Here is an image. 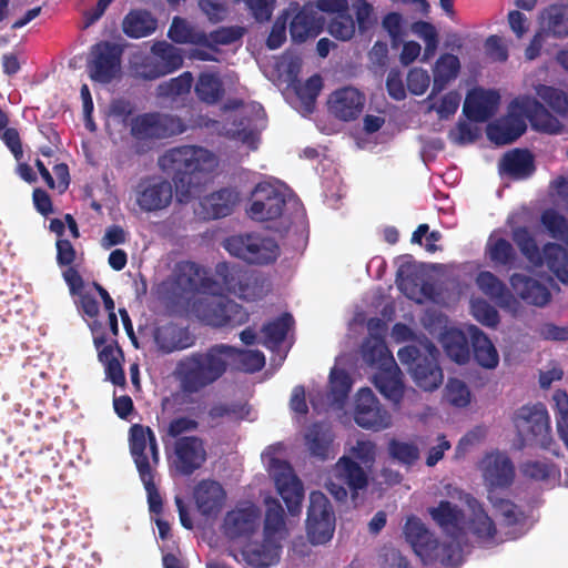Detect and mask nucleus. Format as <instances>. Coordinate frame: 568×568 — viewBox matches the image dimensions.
<instances>
[{"label": "nucleus", "instance_id": "6ab92c4d", "mask_svg": "<svg viewBox=\"0 0 568 568\" xmlns=\"http://www.w3.org/2000/svg\"><path fill=\"white\" fill-rule=\"evenodd\" d=\"M286 206V195L268 182H260L252 192V200L246 210L248 216L257 222L280 219Z\"/></svg>", "mask_w": 568, "mask_h": 568}, {"label": "nucleus", "instance_id": "a878e982", "mask_svg": "<svg viewBox=\"0 0 568 568\" xmlns=\"http://www.w3.org/2000/svg\"><path fill=\"white\" fill-rule=\"evenodd\" d=\"M428 514L443 532L452 539H458L463 535L465 513L459 506L449 500H440L436 507L428 509Z\"/></svg>", "mask_w": 568, "mask_h": 568}, {"label": "nucleus", "instance_id": "a19ab883", "mask_svg": "<svg viewBox=\"0 0 568 568\" xmlns=\"http://www.w3.org/2000/svg\"><path fill=\"white\" fill-rule=\"evenodd\" d=\"M363 361L371 367L377 369L394 364L395 359L381 336L367 337L361 347Z\"/></svg>", "mask_w": 568, "mask_h": 568}, {"label": "nucleus", "instance_id": "aec40b11", "mask_svg": "<svg viewBox=\"0 0 568 568\" xmlns=\"http://www.w3.org/2000/svg\"><path fill=\"white\" fill-rule=\"evenodd\" d=\"M354 420L359 427L374 432L386 429L392 425L390 414L367 387L361 388L356 394Z\"/></svg>", "mask_w": 568, "mask_h": 568}, {"label": "nucleus", "instance_id": "0e129e2a", "mask_svg": "<svg viewBox=\"0 0 568 568\" xmlns=\"http://www.w3.org/2000/svg\"><path fill=\"white\" fill-rule=\"evenodd\" d=\"M541 98L556 113L565 115L568 112V94L562 90L546 87Z\"/></svg>", "mask_w": 568, "mask_h": 568}, {"label": "nucleus", "instance_id": "c03bdc74", "mask_svg": "<svg viewBox=\"0 0 568 568\" xmlns=\"http://www.w3.org/2000/svg\"><path fill=\"white\" fill-rule=\"evenodd\" d=\"M305 442L312 456L321 460L328 458L333 435L323 424H312L305 434Z\"/></svg>", "mask_w": 568, "mask_h": 568}, {"label": "nucleus", "instance_id": "bf43d9fd", "mask_svg": "<svg viewBox=\"0 0 568 568\" xmlns=\"http://www.w3.org/2000/svg\"><path fill=\"white\" fill-rule=\"evenodd\" d=\"M494 509L504 518L508 526L517 525L523 516L519 507L509 499L496 497L493 493L488 496Z\"/></svg>", "mask_w": 568, "mask_h": 568}, {"label": "nucleus", "instance_id": "c756f323", "mask_svg": "<svg viewBox=\"0 0 568 568\" xmlns=\"http://www.w3.org/2000/svg\"><path fill=\"white\" fill-rule=\"evenodd\" d=\"M239 201L234 189L223 187L204 196L201 202V214L204 220H216L230 215Z\"/></svg>", "mask_w": 568, "mask_h": 568}, {"label": "nucleus", "instance_id": "79ce46f5", "mask_svg": "<svg viewBox=\"0 0 568 568\" xmlns=\"http://www.w3.org/2000/svg\"><path fill=\"white\" fill-rule=\"evenodd\" d=\"M168 37L178 44H196L212 48L209 37L203 31H196L181 17H174L168 31Z\"/></svg>", "mask_w": 568, "mask_h": 568}, {"label": "nucleus", "instance_id": "f257e3e1", "mask_svg": "<svg viewBox=\"0 0 568 568\" xmlns=\"http://www.w3.org/2000/svg\"><path fill=\"white\" fill-rule=\"evenodd\" d=\"M161 169L172 176L180 202H187L201 183V175L216 165L215 155L196 145H181L168 150L160 159Z\"/></svg>", "mask_w": 568, "mask_h": 568}, {"label": "nucleus", "instance_id": "4468645a", "mask_svg": "<svg viewBox=\"0 0 568 568\" xmlns=\"http://www.w3.org/2000/svg\"><path fill=\"white\" fill-rule=\"evenodd\" d=\"M335 531V514L328 498L322 491L310 494L306 532L312 545L328 542Z\"/></svg>", "mask_w": 568, "mask_h": 568}, {"label": "nucleus", "instance_id": "f3484780", "mask_svg": "<svg viewBox=\"0 0 568 568\" xmlns=\"http://www.w3.org/2000/svg\"><path fill=\"white\" fill-rule=\"evenodd\" d=\"M207 459L204 440L195 435L180 437L173 443L169 457L171 469L181 476H191L202 468Z\"/></svg>", "mask_w": 568, "mask_h": 568}, {"label": "nucleus", "instance_id": "6e6552de", "mask_svg": "<svg viewBox=\"0 0 568 568\" xmlns=\"http://www.w3.org/2000/svg\"><path fill=\"white\" fill-rule=\"evenodd\" d=\"M368 484L369 477L364 467L352 457L344 455L333 466L326 489L337 501H346L348 495L355 500Z\"/></svg>", "mask_w": 568, "mask_h": 568}, {"label": "nucleus", "instance_id": "58836bf2", "mask_svg": "<svg viewBox=\"0 0 568 568\" xmlns=\"http://www.w3.org/2000/svg\"><path fill=\"white\" fill-rule=\"evenodd\" d=\"M459 69L460 62L458 57L452 53L440 55L434 67L433 87L428 99L442 92L458 75Z\"/></svg>", "mask_w": 568, "mask_h": 568}, {"label": "nucleus", "instance_id": "13d9d810", "mask_svg": "<svg viewBox=\"0 0 568 568\" xmlns=\"http://www.w3.org/2000/svg\"><path fill=\"white\" fill-rule=\"evenodd\" d=\"M193 75L190 71L181 73L179 77L159 85L160 93L165 97H178L190 92L193 84Z\"/></svg>", "mask_w": 568, "mask_h": 568}, {"label": "nucleus", "instance_id": "3c124183", "mask_svg": "<svg viewBox=\"0 0 568 568\" xmlns=\"http://www.w3.org/2000/svg\"><path fill=\"white\" fill-rule=\"evenodd\" d=\"M291 85L302 102L305 112L312 113L315 109L316 99L323 88L322 77L320 74H314L305 82H302L298 79H293Z\"/></svg>", "mask_w": 568, "mask_h": 568}, {"label": "nucleus", "instance_id": "c9c22d12", "mask_svg": "<svg viewBox=\"0 0 568 568\" xmlns=\"http://www.w3.org/2000/svg\"><path fill=\"white\" fill-rule=\"evenodd\" d=\"M158 27V20L144 9H133L123 18L122 31L131 39H141L152 34Z\"/></svg>", "mask_w": 568, "mask_h": 568}, {"label": "nucleus", "instance_id": "9b49d317", "mask_svg": "<svg viewBox=\"0 0 568 568\" xmlns=\"http://www.w3.org/2000/svg\"><path fill=\"white\" fill-rule=\"evenodd\" d=\"M123 48L108 40L91 45L87 59V72L92 82L103 85L119 80L122 75Z\"/></svg>", "mask_w": 568, "mask_h": 568}, {"label": "nucleus", "instance_id": "412c9836", "mask_svg": "<svg viewBox=\"0 0 568 568\" xmlns=\"http://www.w3.org/2000/svg\"><path fill=\"white\" fill-rule=\"evenodd\" d=\"M172 199L173 186L162 176H145L135 186V201L143 212L150 213L166 209Z\"/></svg>", "mask_w": 568, "mask_h": 568}, {"label": "nucleus", "instance_id": "393cba45", "mask_svg": "<svg viewBox=\"0 0 568 568\" xmlns=\"http://www.w3.org/2000/svg\"><path fill=\"white\" fill-rule=\"evenodd\" d=\"M154 342L161 353L171 354L192 347L195 344V337L187 327L166 323L155 328Z\"/></svg>", "mask_w": 568, "mask_h": 568}, {"label": "nucleus", "instance_id": "2eb2a0df", "mask_svg": "<svg viewBox=\"0 0 568 568\" xmlns=\"http://www.w3.org/2000/svg\"><path fill=\"white\" fill-rule=\"evenodd\" d=\"M260 526V508L254 504L246 503L225 514L221 530L227 540L246 545L258 532Z\"/></svg>", "mask_w": 568, "mask_h": 568}, {"label": "nucleus", "instance_id": "a18cd8bd", "mask_svg": "<svg viewBox=\"0 0 568 568\" xmlns=\"http://www.w3.org/2000/svg\"><path fill=\"white\" fill-rule=\"evenodd\" d=\"M473 509L470 519V529L473 535L481 541H493L497 535V528L494 520L487 515L483 506L475 499L468 500Z\"/></svg>", "mask_w": 568, "mask_h": 568}, {"label": "nucleus", "instance_id": "423d86ee", "mask_svg": "<svg viewBox=\"0 0 568 568\" xmlns=\"http://www.w3.org/2000/svg\"><path fill=\"white\" fill-rule=\"evenodd\" d=\"M398 359L408 371L415 384L424 389L432 392L443 383V371L438 364L439 351L428 342L422 347L407 345L397 353Z\"/></svg>", "mask_w": 568, "mask_h": 568}, {"label": "nucleus", "instance_id": "bb28decb", "mask_svg": "<svg viewBox=\"0 0 568 568\" xmlns=\"http://www.w3.org/2000/svg\"><path fill=\"white\" fill-rule=\"evenodd\" d=\"M403 532L406 541L419 557H432L438 548V540L434 534L416 516L407 518Z\"/></svg>", "mask_w": 568, "mask_h": 568}, {"label": "nucleus", "instance_id": "0eeeda50", "mask_svg": "<svg viewBox=\"0 0 568 568\" xmlns=\"http://www.w3.org/2000/svg\"><path fill=\"white\" fill-rule=\"evenodd\" d=\"M182 49L162 40L155 41L148 54L138 55L132 62V71L142 80H156L182 68Z\"/></svg>", "mask_w": 568, "mask_h": 568}, {"label": "nucleus", "instance_id": "a211bd4d", "mask_svg": "<svg viewBox=\"0 0 568 568\" xmlns=\"http://www.w3.org/2000/svg\"><path fill=\"white\" fill-rule=\"evenodd\" d=\"M131 135L136 140L165 139L185 131L184 122L176 115L143 113L131 121Z\"/></svg>", "mask_w": 568, "mask_h": 568}, {"label": "nucleus", "instance_id": "7c9ffc66", "mask_svg": "<svg viewBox=\"0 0 568 568\" xmlns=\"http://www.w3.org/2000/svg\"><path fill=\"white\" fill-rule=\"evenodd\" d=\"M222 349L226 362V371H239L245 373H255L265 365V356L257 349H243L235 346L223 344Z\"/></svg>", "mask_w": 568, "mask_h": 568}, {"label": "nucleus", "instance_id": "9d476101", "mask_svg": "<svg viewBox=\"0 0 568 568\" xmlns=\"http://www.w3.org/2000/svg\"><path fill=\"white\" fill-rule=\"evenodd\" d=\"M514 426L523 445L548 448L552 442L550 420L542 404L525 405L513 417Z\"/></svg>", "mask_w": 568, "mask_h": 568}, {"label": "nucleus", "instance_id": "864d4df0", "mask_svg": "<svg viewBox=\"0 0 568 568\" xmlns=\"http://www.w3.org/2000/svg\"><path fill=\"white\" fill-rule=\"evenodd\" d=\"M388 455L405 467H412L419 459V449L416 444L390 439L387 445Z\"/></svg>", "mask_w": 568, "mask_h": 568}, {"label": "nucleus", "instance_id": "2f4dec72", "mask_svg": "<svg viewBox=\"0 0 568 568\" xmlns=\"http://www.w3.org/2000/svg\"><path fill=\"white\" fill-rule=\"evenodd\" d=\"M527 130L523 114L509 113L501 121L490 123L487 126V138L497 145H506L515 142Z\"/></svg>", "mask_w": 568, "mask_h": 568}, {"label": "nucleus", "instance_id": "5701e85b", "mask_svg": "<svg viewBox=\"0 0 568 568\" xmlns=\"http://www.w3.org/2000/svg\"><path fill=\"white\" fill-rule=\"evenodd\" d=\"M500 95L495 90L474 89L466 95L463 113L473 122H486L497 111Z\"/></svg>", "mask_w": 568, "mask_h": 568}, {"label": "nucleus", "instance_id": "7ed1b4c3", "mask_svg": "<svg viewBox=\"0 0 568 568\" xmlns=\"http://www.w3.org/2000/svg\"><path fill=\"white\" fill-rule=\"evenodd\" d=\"M129 447L146 491L149 510L159 516L163 511V499L154 481V468L160 463V452L154 432L149 426L133 424L129 430Z\"/></svg>", "mask_w": 568, "mask_h": 568}, {"label": "nucleus", "instance_id": "69168bd1", "mask_svg": "<svg viewBox=\"0 0 568 568\" xmlns=\"http://www.w3.org/2000/svg\"><path fill=\"white\" fill-rule=\"evenodd\" d=\"M354 9L359 31L365 32L369 30L376 22L373 6L366 0H356Z\"/></svg>", "mask_w": 568, "mask_h": 568}, {"label": "nucleus", "instance_id": "052dcab7", "mask_svg": "<svg viewBox=\"0 0 568 568\" xmlns=\"http://www.w3.org/2000/svg\"><path fill=\"white\" fill-rule=\"evenodd\" d=\"M474 317L483 325L496 327L499 324V314L497 310L485 300H476L471 303Z\"/></svg>", "mask_w": 568, "mask_h": 568}, {"label": "nucleus", "instance_id": "f03ea898", "mask_svg": "<svg viewBox=\"0 0 568 568\" xmlns=\"http://www.w3.org/2000/svg\"><path fill=\"white\" fill-rule=\"evenodd\" d=\"M222 343L211 345L205 351L192 352L182 357L175 366L174 376L181 392L197 394L214 385L226 374Z\"/></svg>", "mask_w": 568, "mask_h": 568}, {"label": "nucleus", "instance_id": "ddd939ff", "mask_svg": "<svg viewBox=\"0 0 568 568\" xmlns=\"http://www.w3.org/2000/svg\"><path fill=\"white\" fill-rule=\"evenodd\" d=\"M213 278L221 287L216 295L229 293L248 302L262 296V287L257 285V278L240 265L220 262L215 265Z\"/></svg>", "mask_w": 568, "mask_h": 568}, {"label": "nucleus", "instance_id": "e2e57ef3", "mask_svg": "<svg viewBox=\"0 0 568 568\" xmlns=\"http://www.w3.org/2000/svg\"><path fill=\"white\" fill-rule=\"evenodd\" d=\"M554 470V465L539 460H529L521 466L523 475L537 481L547 480L552 476Z\"/></svg>", "mask_w": 568, "mask_h": 568}, {"label": "nucleus", "instance_id": "4c0bfd02", "mask_svg": "<svg viewBox=\"0 0 568 568\" xmlns=\"http://www.w3.org/2000/svg\"><path fill=\"white\" fill-rule=\"evenodd\" d=\"M476 284L486 296L494 300L501 307L509 306L514 302V296L506 284L489 271L479 272Z\"/></svg>", "mask_w": 568, "mask_h": 568}, {"label": "nucleus", "instance_id": "20e7f679", "mask_svg": "<svg viewBox=\"0 0 568 568\" xmlns=\"http://www.w3.org/2000/svg\"><path fill=\"white\" fill-rule=\"evenodd\" d=\"M220 288L219 282L206 276L201 265L192 261H181L176 263L172 277L160 284L159 293L163 298L178 303L189 294H217Z\"/></svg>", "mask_w": 568, "mask_h": 568}, {"label": "nucleus", "instance_id": "39448f33", "mask_svg": "<svg viewBox=\"0 0 568 568\" xmlns=\"http://www.w3.org/2000/svg\"><path fill=\"white\" fill-rule=\"evenodd\" d=\"M513 241L521 254L534 265L546 264L548 270L564 284H568V251L557 243H546L540 251L535 237L526 226L513 230Z\"/></svg>", "mask_w": 568, "mask_h": 568}, {"label": "nucleus", "instance_id": "338daca9", "mask_svg": "<svg viewBox=\"0 0 568 568\" xmlns=\"http://www.w3.org/2000/svg\"><path fill=\"white\" fill-rule=\"evenodd\" d=\"M449 402L458 407H465L470 403V392L467 385L459 379H450L447 384Z\"/></svg>", "mask_w": 568, "mask_h": 568}, {"label": "nucleus", "instance_id": "ea45409f", "mask_svg": "<svg viewBox=\"0 0 568 568\" xmlns=\"http://www.w3.org/2000/svg\"><path fill=\"white\" fill-rule=\"evenodd\" d=\"M294 323V317L291 313H283L278 317L265 323L261 328L264 337L262 344L270 349L278 347L285 341Z\"/></svg>", "mask_w": 568, "mask_h": 568}, {"label": "nucleus", "instance_id": "1a4fd4ad", "mask_svg": "<svg viewBox=\"0 0 568 568\" xmlns=\"http://www.w3.org/2000/svg\"><path fill=\"white\" fill-rule=\"evenodd\" d=\"M224 248L232 255L248 264L267 265L280 255L276 241L257 233H244L225 239Z\"/></svg>", "mask_w": 568, "mask_h": 568}, {"label": "nucleus", "instance_id": "4d7b16f0", "mask_svg": "<svg viewBox=\"0 0 568 568\" xmlns=\"http://www.w3.org/2000/svg\"><path fill=\"white\" fill-rule=\"evenodd\" d=\"M328 32L341 41H347L355 34V21L347 12L335 16L328 23Z\"/></svg>", "mask_w": 568, "mask_h": 568}, {"label": "nucleus", "instance_id": "b1692460", "mask_svg": "<svg viewBox=\"0 0 568 568\" xmlns=\"http://www.w3.org/2000/svg\"><path fill=\"white\" fill-rule=\"evenodd\" d=\"M193 498L201 515L214 517L225 504L226 491L219 481L202 479L194 487Z\"/></svg>", "mask_w": 568, "mask_h": 568}, {"label": "nucleus", "instance_id": "de8ad7c7", "mask_svg": "<svg viewBox=\"0 0 568 568\" xmlns=\"http://www.w3.org/2000/svg\"><path fill=\"white\" fill-rule=\"evenodd\" d=\"M446 355L457 364H466L470 358L467 336L459 329L447 331L442 337Z\"/></svg>", "mask_w": 568, "mask_h": 568}, {"label": "nucleus", "instance_id": "6e6d98bb", "mask_svg": "<svg viewBox=\"0 0 568 568\" xmlns=\"http://www.w3.org/2000/svg\"><path fill=\"white\" fill-rule=\"evenodd\" d=\"M285 527L284 509L277 499L266 500L264 531L266 536H273Z\"/></svg>", "mask_w": 568, "mask_h": 568}, {"label": "nucleus", "instance_id": "cd10ccee", "mask_svg": "<svg viewBox=\"0 0 568 568\" xmlns=\"http://www.w3.org/2000/svg\"><path fill=\"white\" fill-rule=\"evenodd\" d=\"M324 27V18L316 11L313 4H305L293 17L290 24V33L295 42H304L308 38L317 37Z\"/></svg>", "mask_w": 568, "mask_h": 568}, {"label": "nucleus", "instance_id": "09e8293b", "mask_svg": "<svg viewBox=\"0 0 568 568\" xmlns=\"http://www.w3.org/2000/svg\"><path fill=\"white\" fill-rule=\"evenodd\" d=\"M241 554L246 564L255 568H268L280 559L278 547L267 542L244 547Z\"/></svg>", "mask_w": 568, "mask_h": 568}, {"label": "nucleus", "instance_id": "72a5a7b5", "mask_svg": "<svg viewBox=\"0 0 568 568\" xmlns=\"http://www.w3.org/2000/svg\"><path fill=\"white\" fill-rule=\"evenodd\" d=\"M402 372L394 364L386 365L374 375L373 382L378 392L388 400L394 404H399L404 396V383Z\"/></svg>", "mask_w": 568, "mask_h": 568}, {"label": "nucleus", "instance_id": "8fccbe9b", "mask_svg": "<svg viewBox=\"0 0 568 568\" xmlns=\"http://www.w3.org/2000/svg\"><path fill=\"white\" fill-rule=\"evenodd\" d=\"M486 254L494 264L500 266L514 267L518 260L515 247L504 237L494 239L489 236L486 244Z\"/></svg>", "mask_w": 568, "mask_h": 568}, {"label": "nucleus", "instance_id": "f8f14e48", "mask_svg": "<svg viewBox=\"0 0 568 568\" xmlns=\"http://www.w3.org/2000/svg\"><path fill=\"white\" fill-rule=\"evenodd\" d=\"M213 298L201 301L195 305L197 316L212 327H235L245 324L248 312L225 295H213Z\"/></svg>", "mask_w": 568, "mask_h": 568}, {"label": "nucleus", "instance_id": "774afa93", "mask_svg": "<svg viewBox=\"0 0 568 568\" xmlns=\"http://www.w3.org/2000/svg\"><path fill=\"white\" fill-rule=\"evenodd\" d=\"M331 390L335 397L344 398L352 388V379L344 369H333L329 376Z\"/></svg>", "mask_w": 568, "mask_h": 568}, {"label": "nucleus", "instance_id": "473e14b6", "mask_svg": "<svg viewBox=\"0 0 568 568\" xmlns=\"http://www.w3.org/2000/svg\"><path fill=\"white\" fill-rule=\"evenodd\" d=\"M485 480L494 487H509L515 478V467L506 454H491L484 460Z\"/></svg>", "mask_w": 568, "mask_h": 568}, {"label": "nucleus", "instance_id": "5fc2aeb1", "mask_svg": "<svg viewBox=\"0 0 568 568\" xmlns=\"http://www.w3.org/2000/svg\"><path fill=\"white\" fill-rule=\"evenodd\" d=\"M540 221L552 239L568 243V221L564 215L554 209H547Z\"/></svg>", "mask_w": 568, "mask_h": 568}, {"label": "nucleus", "instance_id": "f704fd0d", "mask_svg": "<svg viewBox=\"0 0 568 568\" xmlns=\"http://www.w3.org/2000/svg\"><path fill=\"white\" fill-rule=\"evenodd\" d=\"M499 168L513 180H525L536 171L535 158L527 149H515L504 154Z\"/></svg>", "mask_w": 568, "mask_h": 568}, {"label": "nucleus", "instance_id": "4be33fe9", "mask_svg": "<svg viewBox=\"0 0 568 568\" xmlns=\"http://www.w3.org/2000/svg\"><path fill=\"white\" fill-rule=\"evenodd\" d=\"M366 98L353 87L335 90L328 98L329 112L338 120L349 122L356 120L364 110Z\"/></svg>", "mask_w": 568, "mask_h": 568}, {"label": "nucleus", "instance_id": "37998d69", "mask_svg": "<svg viewBox=\"0 0 568 568\" xmlns=\"http://www.w3.org/2000/svg\"><path fill=\"white\" fill-rule=\"evenodd\" d=\"M194 91L200 101L210 105L220 102L225 92L223 82L215 72L200 73Z\"/></svg>", "mask_w": 568, "mask_h": 568}, {"label": "nucleus", "instance_id": "49530a36", "mask_svg": "<svg viewBox=\"0 0 568 568\" xmlns=\"http://www.w3.org/2000/svg\"><path fill=\"white\" fill-rule=\"evenodd\" d=\"M541 19L547 33L558 39L568 37V6L551 4L544 10Z\"/></svg>", "mask_w": 568, "mask_h": 568}, {"label": "nucleus", "instance_id": "c85d7f7f", "mask_svg": "<svg viewBox=\"0 0 568 568\" xmlns=\"http://www.w3.org/2000/svg\"><path fill=\"white\" fill-rule=\"evenodd\" d=\"M509 283L514 292L526 304L542 307L549 303L551 293L548 287L538 280L525 274L514 273Z\"/></svg>", "mask_w": 568, "mask_h": 568}, {"label": "nucleus", "instance_id": "680f3d73", "mask_svg": "<svg viewBox=\"0 0 568 568\" xmlns=\"http://www.w3.org/2000/svg\"><path fill=\"white\" fill-rule=\"evenodd\" d=\"M407 90L414 95H422L429 87L430 78L426 70L422 68H413L408 71Z\"/></svg>", "mask_w": 568, "mask_h": 568}, {"label": "nucleus", "instance_id": "dca6fc26", "mask_svg": "<svg viewBox=\"0 0 568 568\" xmlns=\"http://www.w3.org/2000/svg\"><path fill=\"white\" fill-rule=\"evenodd\" d=\"M270 474L290 515H300L304 499V487L291 464L286 460L273 458L270 465Z\"/></svg>", "mask_w": 568, "mask_h": 568}, {"label": "nucleus", "instance_id": "603ef678", "mask_svg": "<svg viewBox=\"0 0 568 568\" xmlns=\"http://www.w3.org/2000/svg\"><path fill=\"white\" fill-rule=\"evenodd\" d=\"M523 113L528 118L534 128L545 132H554V126L557 121L539 101L534 100L531 103L525 105Z\"/></svg>", "mask_w": 568, "mask_h": 568}, {"label": "nucleus", "instance_id": "e433bc0d", "mask_svg": "<svg viewBox=\"0 0 568 568\" xmlns=\"http://www.w3.org/2000/svg\"><path fill=\"white\" fill-rule=\"evenodd\" d=\"M469 334L476 363L487 369L497 367L499 355L488 336L476 326H470Z\"/></svg>", "mask_w": 568, "mask_h": 568}]
</instances>
